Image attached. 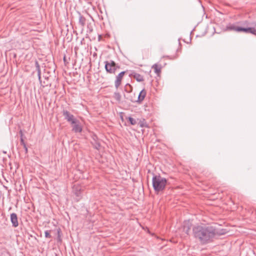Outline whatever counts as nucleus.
Listing matches in <instances>:
<instances>
[{"label": "nucleus", "instance_id": "nucleus-1", "mask_svg": "<svg viewBox=\"0 0 256 256\" xmlns=\"http://www.w3.org/2000/svg\"><path fill=\"white\" fill-rule=\"evenodd\" d=\"M192 235L202 244H206L212 242L216 236L224 234L226 230H222L220 232L212 226L204 224H196L192 226Z\"/></svg>", "mask_w": 256, "mask_h": 256}, {"label": "nucleus", "instance_id": "nucleus-2", "mask_svg": "<svg viewBox=\"0 0 256 256\" xmlns=\"http://www.w3.org/2000/svg\"><path fill=\"white\" fill-rule=\"evenodd\" d=\"M152 184L155 193L158 194L162 192L166 188L168 184L167 180L161 176L160 174H152Z\"/></svg>", "mask_w": 256, "mask_h": 256}, {"label": "nucleus", "instance_id": "nucleus-3", "mask_svg": "<svg viewBox=\"0 0 256 256\" xmlns=\"http://www.w3.org/2000/svg\"><path fill=\"white\" fill-rule=\"evenodd\" d=\"M104 63L105 70L108 73L115 74L116 70L120 68V66L112 60L105 61Z\"/></svg>", "mask_w": 256, "mask_h": 256}, {"label": "nucleus", "instance_id": "nucleus-4", "mask_svg": "<svg viewBox=\"0 0 256 256\" xmlns=\"http://www.w3.org/2000/svg\"><path fill=\"white\" fill-rule=\"evenodd\" d=\"M62 116L64 118V119L71 124H73L76 122V118L73 114H72L66 110L64 109L62 111Z\"/></svg>", "mask_w": 256, "mask_h": 256}, {"label": "nucleus", "instance_id": "nucleus-5", "mask_svg": "<svg viewBox=\"0 0 256 256\" xmlns=\"http://www.w3.org/2000/svg\"><path fill=\"white\" fill-rule=\"evenodd\" d=\"M250 27H242V32L250 33L256 36V22L250 24Z\"/></svg>", "mask_w": 256, "mask_h": 256}, {"label": "nucleus", "instance_id": "nucleus-6", "mask_svg": "<svg viewBox=\"0 0 256 256\" xmlns=\"http://www.w3.org/2000/svg\"><path fill=\"white\" fill-rule=\"evenodd\" d=\"M192 224L190 220H184L182 225V231L187 235L190 234V232L192 228Z\"/></svg>", "mask_w": 256, "mask_h": 256}, {"label": "nucleus", "instance_id": "nucleus-7", "mask_svg": "<svg viewBox=\"0 0 256 256\" xmlns=\"http://www.w3.org/2000/svg\"><path fill=\"white\" fill-rule=\"evenodd\" d=\"M126 73V71L122 72L116 76L114 86L116 88H118L121 84L122 78Z\"/></svg>", "mask_w": 256, "mask_h": 256}, {"label": "nucleus", "instance_id": "nucleus-8", "mask_svg": "<svg viewBox=\"0 0 256 256\" xmlns=\"http://www.w3.org/2000/svg\"><path fill=\"white\" fill-rule=\"evenodd\" d=\"M76 122L73 124L72 125V130L74 132H82V128L80 126V122L77 119L76 120Z\"/></svg>", "mask_w": 256, "mask_h": 256}, {"label": "nucleus", "instance_id": "nucleus-9", "mask_svg": "<svg viewBox=\"0 0 256 256\" xmlns=\"http://www.w3.org/2000/svg\"><path fill=\"white\" fill-rule=\"evenodd\" d=\"M73 192L74 194L78 198H80L82 196V187L79 185H74L73 187Z\"/></svg>", "mask_w": 256, "mask_h": 256}, {"label": "nucleus", "instance_id": "nucleus-10", "mask_svg": "<svg viewBox=\"0 0 256 256\" xmlns=\"http://www.w3.org/2000/svg\"><path fill=\"white\" fill-rule=\"evenodd\" d=\"M226 30L237 32H242V26H236L235 24H230L226 26Z\"/></svg>", "mask_w": 256, "mask_h": 256}, {"label": "nucleus", "instance_id": "nucleus-11", "mask_svg": "<svg viewBox=\"0 0 256 256\" xmlns=\"http://www.w3.org/2000/svg\"><path fill=\"white\" fill-rule=\"evenodd\" d=\"M10 221L13 227L16 228L18 226V216L16 213H12L10 214Z\"/></svg>", "mask_w": 256, "mask_h": 256}, {"label": "nucleus", "instance_id": "nucleus-12", "mask_svg": "<svg viewBox=\"0 0 256 256\" xmlns=\"http://www.w3.org/2000/svg\"><path fill=\"white\" fill-rule=\"evenodd\" d=\"M146 92L144 88L142 89L140 92L138 98L137 100H136V102L138 103H141L146 97Z\"/></svg>", "mask_w": 256, "mask_h": 256}, {"label": "nucleus", "instance_id": "nucleus-13", "mask_svg": "<svg viewBox=\"0 0 256 256\" xmlns=\"http://www.w3.org/2000/svg\"><path fill=\"white\" fill-rule=\"evenodd\" d=\"M130 76L138 82H143L144 80V76H142L134 72H132Z\"/></svg>", "mask_w": 256, "mask_h": 256}, {"label": "nucleus", "instance_id": "nucleus-14", "mask_svg": "<svg viewBox=\"0 0 256 256\" xmlns=\"http://www.w3.org/2000/svg\"><path fill=\"white\" fill-rule=\"evenodd\" d=\"M86 23V18L79 13L78 24L80 25L82 29L83 30Z\"/></svg>", "mask_w": 256, "mask_h": 256}, {"label": "nucleus", "instance_id": "nucleus-15", "mask_svg": "<svg viewBox=\"0 0 256 256\" xmlns=\"http://www.w3.org/2000/svg\"><path fill=\"white\" fill-rule=\"evenodd\" d=\"M97 136L96 135L93 136V141L92 142V144L94 148L98 150L100 148V144L99 142L96 140Z\"/></svg>", "mask_w": 256, "mask_h": 256}, {"label": "nucleus", "instance_id": "nucleus-16", "mask_svg": "<svg viewBox=\"0 0 256 256\" xmlns=\"http://www.w3.org/2000/svg\"><path fill=\"white\" fill-rule=\"evenodd\" d=\"M35 65H36V70L38 72V80H40V83L42 84L41 76H40L41 72H40V64H39L38 62L36 60L35 62Z\"/></svg>", "mask_w": 256, "mask_h": 256}, {"label": "nucleus", "instance_id": "nucleus-17", "mask_svg": "<svg viewBox=\"0 0 256 256\" xmlns=\"http://www.w3.org/2000/svg\"><path fill=\"white\" fill-rule=\"evenodd\" d=\"M130 95H124V98L128 100L131 102H136V98L135 96V94H133V96H132V94H129Z\"/></svg>", "mask_w": 256, "mask_h": 256}, {"label": "nucleus", "instance_id": "nucleus-18", "mask_svg": "<svg viewBox=\"0 0 256 256\" xmlns=\"http://www.w3.org/2000/svg\"><path fill=\"white\" fill-rule=\"evenodd\" d=\"M162 68L160 65H158L156 64L152 66V68L154 70V72L158 74L160 73Z\"/></svg>", "mask_w": 256, "mask_h": 256}, {"label": "nucleus", "instance_id": "nucleus-19", "mask_svg": "<svg viewBox=\"0 0 256 256\" xmlns=\"http://www.w3.org/2000/svg\"><path fill=\"white\" fill-rule=\"evenodd\" d=\"M124 90L127 93L130 94L132 92V86L131 85H130V84H127L125 86Z\"/></svg>", "mask_w": 256, "mask_h": 256}, {"label": "nucleus", "instance_id": "nucleus-20", "mask_svg": "<svg viewBox=\"0 0 256 256\" xmlns=\"http://www.w3.org/2000/svg\"><path fill=\"white\" fill-rule=\"evenodd\" d=\"M114 98L118 102L121 101V95L119 92H115L114 94Z\"/></svg>", "mask_w": 256, "mask_h": 256}, {"label": "nucleus", "instance_id": "nucleus-21", "mask_svg": "<svg viewBox=\"0 0 256 256\" xmlns=\"http://www.w3.org/2000/svg\"><path fill=\"white\" fill-rule=\"evenodd\" d=\"M126 118L128 120V122L132 125H135L136 124V120L130 116Z\"/></svg>", "mask_w": 256, "mask_h": 256}, {"label": "nucleus", "instance_id": "nucleus-22", "mask_svg": "<svg viewBox=\"0 0 256 256\" xmlns=\"http://www.w3.org/2000/svg\"><path fill=\"white\" fill-rule=\"evenodd\" d=\"M139 124H140V126L142 128L148 127V126L146 122H145L144 120L140 122Z\"/></svg>", "mask_w": 256, "mask_h": 256}, {"label": "nucleus", "instance_id": "nucleus-23", "mask_svg": "<svg viewBox=\"0 0 256 256\" xmlns=\"http://www.w3.org/2000/svg\"><path fill=\"white\" fill-rule=\"evenodd\" d=\"M42 86L43 87L48 86L50 87L51 86V84L48 81H46V80L44 81L43 84H42Z\"/></svg>", "mask_w": 256, "mask_h": 256}, {"label": "nucleus", "instance_id": "nucleus-24", "mask_svg": "<svg viewBox=\"0 0 256 256\" xmlns=\"http://www.w3.org/2000/svg\"><path fill=\"white\" fill-rule=\"evenodd\" d=\"M87 27H88V29L87 32H88L89 33L92 32L93 30V29H92V26L91 24L90 23L88 24Z\"/></svg>", "mask_w": 256, "mask_h": 256}, {"label": "nucleus", "instance_id": "nucleus-25", "mask_svg": "<svg viewBox=\"0 0 256 256\" xmlns=\"http://www.w3.org/2000/svg\"><path fill=\"white\" fill-rule=\"evenodd\" d=\"M50 230H46L44 232V236L46 238H52V236L50 234Z\"/></svg>", "mask_w": 256, "mask_h": 256}, {"label": "nucleus", "instance_id": "nucleus-26", "mask_svg": "<svg viewBox=\"0 0 256 256\" xmlns=\"http://www.w3.org/2000/svg\"><path fill=\"white\" fill-rule=\"evenodd\" d=\"M20 144L23 146L24 147H26V143L24 141V138H20Z\"/></svg>", "mask_w": 256, "mask_h": 256}, {"label": "nucleus", "instance_id": "nucleus-27", "mask_svg": "<svg viewBox=\"0 0 256 256\" xmlns=\"http://www.w3.org/2000/svg\"><path fill=\"white\" fill-rule=\"evenodd\" d=\"M20 138H23V136H24V134H23V133H22V130H20Z\"/></svg>", "mask_w": 256, "mask_h": 256}, {"label": "nucleus", "instance_id": "nucleus-28", "mask_svg": "<svg viewBox=\"0 0 256 256\" xmlns=\"http://www.w3.org/2000/svg\"><path fill=\"white\" fill-rule=\"evenodd\" d=\"M24 148L26 153H27L28 152V148H27L26 146V147H24Z\"/></svg>", "mask_w": 256, "mask_h": 256}, {"label": "nucleus", "instance_id": "nucleus-29", "mask_svg": "<svg viewBox=\"0 0 256 256\" xmlns=\"http://www.w3.org/2000/svg\"><path fill=\"white\" fill-rule=\"evenodd\" d=\"M64 63H65V64H66V62H66V56H64Z\"/></svg>", "mask_w": 256, "mask_h": 256}, {"label": "nucleus", "instance_id": "nucleus-30", "mask_svg": "<svg viewBox=\"0 0 256 256\" xmlns=\"http://www.w3.org/2000/svg\"><path fill=\"white\" fill-rule=\"evenodd\" d=\"M248 23L247 21H245L244 24V25H248Z\"/></svg>", "mask_w": 256, "mask_h": 256}, {"label": "nucleus", "instance_id": "nucleus-31", "mask_svg": "<svg viewBox=\"0 0 256 256\" xmlns=\"http://www.w3.org/2000/svg\"><path fill=\"white\" fill-rule=\"evenodd\" d=\"M44 78L46 81H48V76H44Z\"/></svg>", "mask_w": 256, "mask_h": 256}, {"label": "nucleus", "instance_id": "nucleus-32", "mask_svg": "<svg viewBox=\"0 0 256 256\" xmlns=\"http://www.w3.org/2000/svg\"><path fill=\"white\" fill-rule=\"evenodd\" d=\"M60 229L58 230V234H60Z\"/></svg>", "mask_w": 256, "mask_h": 256}]
</instances>
